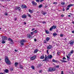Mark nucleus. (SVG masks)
<instances>
[{"label":"nucleus","mask_w":74,"mask_h":74,"mask_svg":"<svg viewBox=\"0 0 74 74\" xmlns=\"http://www.w3.org/2000/svg\"><path fill=\"white\" fill-rule=\"evenodd\" d=\"M5 61L6 64H7L10 65L11 64V62L9 60L8 57H6L5 59Z\"/></svg>","instance_id":"1"},{"label":"nucleus","mask_w":74,"mask_h":74,"mask_svg":"<svg viewBox=\"0 0 74 74\" xmlns=\"http://www.w3.org/2000/svg\"><path fill=\"white\" fill-rule=\"evenodd\" d=\"M48 69L49 70H48V72H52V71H54L56 70V69L54 67H50Z\"/></svg>","instance_id":"2"},{"label":"nucleus","mask_w":74,"mask_h":74,"mask_svg":"<svg viewBox=\"0 0 74 74\" xmlns=\"http://www.w3.org/2000/svg\"><path fill=\"white\" fill-rule=\"evenodd\" d=\"M70 44L71 45H74V41L73 40H71V41L69 42V44Z\"/></svg>","instance_id":"3"},{"label":"nucleus","mask_w":74,"mask_h":74,"mask_svg":"<svg viewBox=\"0 0 74 74\" xmlns=\"http://www.w3.org/2000/svg\"><path fill=\"white\" fill-rule=\"evenodd\" d=\"M21 7H16L15 8V10H18V11H21Z\"/></svg>","instance_id":"4"},{"label":"nucleus","mask_w":74,"mask_h":74,"mask_svg":"<svg viewBox=\"0 0 74 74\" xmlns=\"http://www.w3.org/2000/svg\"><path fill=\"white\" fill-rule=\"evenodd\" d=\"M2 41H4V40H7L8 38L7 37H5V36H3L2 37Z\"/></svg>","instance_id":"5"},{"label":"nucleus","mask_w":74,"mask_h":74,"mask_svg":"<svg viewBox=\"0 0 74 74\" xmlns=\"http://www.w3.org/2000/svg\"><path fill=\"white\" fill-rule=\"evenodd\" d=\"M21 7L22 8H27L26 5H21Z\"/></svg>","instance_id":"6"},{"label":"nucleus","mask_w":74,"mask_h":74,"mask_svg":"<svg viewBox=\"0 0 74 74\" xmlns=\"http://www.w3.org/2000/svg\"><path fill=\"white\" fill-rule=\"evenodd\" d=\"M32 5L34 6H36L37 5V3L34 1H32Z\"/></svg>","instance_id":"7"},{"label":"nucleus","mask_w":74,"mask_h":74,"mask_svg":"<svg viewBox=\"0 0 74 74\" xmlns=\"http://www.w3.org/2000/svg\"><path fill=\"white\" fill-rule=\"evenodd\" d=\"M36 56H34L30 58L31 60H34V59H36Z\"/></svg>","instance_id":"8"},{"label":"nucleus","mask_w":74,"mask_h":74,"mask_svg":"<svg viewBox=\"0 0 74 74\" xmlns=\"http://www.w3.org/2000/svg\"><path fill=\"white\" fill-rule=\"evenodd\" d=\"M52 48V46L51 45H49L47 47V49L48 50L49 49H51Z\"/></svg>","instance_id":"9"},{"label":"nucleus","mask_w":74,"mask_h":74,"mask_svg":"<svg viewBox=\"0 0 74 74\" xmlns=\"http://www.w3.org/2000/svg\"><path fill=\"white\" fill-rule=\"evenodd\" d=\"M22 18L23 19V18H24V19H25V18H27V16H26V15L25 14H24L22 16Z\"/></svg>","instance_id":"10"},{"label":"nucleus","mask_w":74,"mask_h":74,"mask_svg":"<svg viewBox=\"0 0 74 74\" xmlns=\"http://www.w3.org/2000/svg\"><path fill=\"white\" fill-rule=\"evenodd\" d=\"M42 14L43 15H45L47 14V12L45 11H42Z\"/></svg>","instance_id":"11"},{"label":"nucleus","mask_w":74,"mask_h":74,"mask_svg":"<svg viewBox=\"0 0 74 74\" xmlns=\"http://www.w3.org/2000/svg\"><path fill=\"white\" fill-rule=\"evenodd\" d=\"M26 40L24 39L20 40V42H26Z\"/></svg>","instance_id":"12"},{"label":"nucleus","mask_w":74,"mask_h":74,"mask_svg":"<svg viewBox=\"0 0 74 74\" xmlns=\"http://www.w3.org/2000/svg\"><path fill=\"white\" fill-rule=\"evenodd\" d=\"M48 58L49 59H51L52 58V55H48V56H47Z\"/></svg>","instance_id":"13"},{"label":"nucleus","mask_w":74,"mask_h":74,"mask_svg":"<svg viewBox=\"0 0 74 74\" xmlns=\"http://www.w3.org/2000/svg\"><path fill=\"white\" fill-rule=\"evenodd\" d=\"M73 5H74L73 4H71L69 5H68L67 7H66V8H69V7L70 8L71 7V6H73Z\"/></svg>","instance_id":"14"},{"label":"nucleus","mask_w":74,"mask_h":74,"mask_svg":"<svg viewBox=\"0 0 74 74\" xmlns=\"http://www.w3.org/2000/svg\"><path fill=\"white\" fill-rule=\"evenodd\" d=\"M8 41H11V42H13V40L10 38H8Z\"/></svg>","instance_id":"15"},{"label":"nucleus","mask_w":74,"mask_h":74,"mask_svg":"<svg viewBox=\"0 0 74 74\" xmlns=\"http://www.w3.org/2000/svg\"><path fill=\"white\" fill-rule=\"evenodd\" d=\"M60 61L61 62H62V63H65L67 62V61H65L64 60H60Z\"/></svg>","instance_id":"16"},{"label":"nucleus","mask_w":74,"mask_h":74,"mask_svg":"<svg viewBox=\"0 0 74 74\" xmlns=\"http://www.w3.org/2000/svg\"><path fill=\"white\" fill-rule=\"evenodd\" d=\"M44 58H45V57L44 55L41 56L40 57V59H44Z\"/></svg>","instance_id":"17"},{"label":"nucleus","mask_w":74,"mask_h":74,"mask_svg":"<svg viewBox=\"0 0 74 74\" xmlns=\"http://www.w3.org/2000/svg\"><path fill=\"white\" fill-rule=\"evenodd\" d=\"M5 73H8V69H5V71H4Z\"/></svg>","instance_id":"18"},{"label":"nucleus","mask_w":74,"mask_h":74,"mask_svg":"<svg viewBox=\"0 0 74 74\" xmlns=\"http://www.w3.org/2000/svg\"><path fill=\"white\" fill-rule=\"evenodd\" d=\"M52 62H55V63H56V62H58V60H56L54 59H53Z\"/></svg>","instance_id":"19"},{"label":"nucleus","mask_w":74,"mask_h":74,"mask_svg":"<svg viewBox=\"0 0 74 74\" xmlns=\"http://www.w3.org/2000/svg\"><path fill=\"white\" fill-rule=\"evenodd\" d=\"M50 39V38L47 37L46 38V40L47 41H48Z\"/></svg>","instance_id":"20"},{"label":"nucleus","mask_w":74,"mask_h":74,"mask_svg":"<svg viewBox=\"0 0 74 74\" xmlns=\"http://www.w3.org/2000/svg\"><path fill=\"white\" fill-rule=\"evenodd\" d=\"M53 35L54 37H55L56 36H57V34L56 33H53Z\"/></svg>","instance_id":"21"},{"label":"nucleus","mask_w":74,"mask_h":74,"mask_svg":"<svg viewBox=\"0 0 74 74\" xmlns=\"http://www.w3.org/2000/svg\"><path fill=\"white\" fill-rule=\"evenodd\" d=\"M27 37H28V38H32V37L31 36V35H30V34H28L27 35Z\"/></svg>","instance_id":"22"},{"label":"nucleus","mask_w":74,"mask_h":74,"mask_svg":"<svg viewBox=\"0 0 74 74\" xmlns=\"http://www.w3.org/2000/svg\"><path fill=\"white\" fill-rule=\"evenodd\" d=\"M38 49H36L35 50H34V53H37V52H38Z\"/></svg>","instance_id":"23"},{"label":"nucleus","mask_w":74,"mask_h":74,"mask_svg":"<svg viewBox=\"0 0 74 74\" xmlns=\"http://www.w3.org/2000/svg\"><path fill=\"white\" fill-rule=\"evenodd\" d=\"M67 60H68V61H69V60H70V57H69V56H67Z\"/></svg>","instance_id":"24"},{"label":"nucleus","mask_w":74,"mask_h":74,"mask_svg":"<svg viewBox=\"0 0 74 74\" xmlns=\"http://www.w3.org/2000/svg\"><path fill=\"white\" fill-rule=\"evenodd\" d=\"M42 7V5L41 4L39 5L38 7V8H41V7Z\"/></svg>","instance_id":"25"},{"label":"nucleus","mask_w":74,"mask_h":74,"mask_svg":"<svg viewBox=\"0 0 74 74\" xmlns=\"http://www.w3.org/2000/svg\"><path fill=\"white\" fill-rule=\"evenodd\" d=\"M29 12H30L31 14H32L33 13V11L30 9L29 10Z\"/></svg>","instance_id":"26"},{"label":"nucleus","mask_w":74,"mask_h":74,"mask_svg":"<svg viewBox=\"0 0 74 74\" xmlns=\"http://www.w3.org/2000/svg\"><path fill=\"white\" fill-rule=\"evenodd\" d=\"M18 64V63L16 62L15 63V65L16 67H17V65Z\"/></svg>","instance_id":"27"},{"label":"nucleus","mask_w":74,"mask_h":74,"mask_svg":"<svg viewBox=\"0 0 74 74\" xmlns=\"http://www.w3.org/2000/svg\"><path fill=\"white\" fill-rule=\"evenodd\" d=\"M45 32L46 33H47V34H49V32L48 31V30H45Z\"/></svg>","instance_id":"28"},{"label":"nucleus","mask_w":74,"mask_h":74,"mask_svg":"<svg viewBox=\"0 0 74 74\" xmlns=\"http://www.w3.org/2000/svg\"><path fill=\"white\" fill-rule=\"evenodd\" d=\"M52 27H53V28L55 29H56V26L53 25L52 26Z\"/></svg>","instance_id":"29"},{"label":"nucleus","mask_w":74,"mask_h":74,"mask_svg":"<svg viewBox=\"0 0 74 74\" xmlns=\"http://www.w3.org/2000/svg\"><path fill=\"white\" fill-rule=\"evenodd\" d=\"M37 32L38 31L37 30H35L34 31H33L34 33L35 34L37 33Z\"/></svg>","instance_id":"30"},{"label":"nucleus","mask_w":74,"mask_h":74,"mask_svg":"<svg viewBox=\"0 0 74 74\" xmlns=\"http://www.w3.org/2000/svg\"><path fill=\"white\" fill-rule=\"evenodd\" d=\"M61 4H62V5H64L65 4V3L64 2H62L61 3Z\"/></svg>","instance_id":"31"},{"label":"nucleus","mask_w":74,"mask_h":74,"mask_svg":"<svg viewBox=\"0 0 74 74\" xmlns=\"http://www.w3.org/2000/svg\"><path fill=\"white\" fill-rule=\"evenodd\" d=\"M31 68H32L33 70H34V69H35L34 68V66H32Z\"/></svg>","instance_id":"32"},{"label":"nucleus","mask_w":74,"mask_h":74,"mask_svg":"<svg viewBox=\"0 0 74 74\" xmlns=\"http://www.w3.org/2000/svg\"><path fill=\"white\" fill-rule=\"evenodd\" d=\"M53 27H51L50 28V31H52V29H53Z\"/></svg>","instance_id":"33"},{"label":"nucleus","mask_w":74,"mask_h":74,"mask_svg":"<svg viewBox=\"0 0 74 74\" xmlns=\"http://www.w3.org/2000/svg\"><path fill=\"white\" fill-rule=\"evenodd\" d=\"M20 44H21V45H24V43H23V42H20Z\"/></svg>","instance_id":"34"},{"label":"nucleus","mask_w":74,"mask_h":74,"mask_svg":"<svg viewBox=\"0 0 74 74\" xmlns=\"http://www.w3.org/2000/svg\"><path fill=\"white\" fill-rule=\"evenodd\" d=\"M14 70V69L13 68H11L10 69V71H13Z\"/></svg>","instance_id":"35"},{"label":"nucleus","mask_w":74,"mask_h":74,"mask_svg":"<svg viewBox=\"0 0 74 74\" xmlns=\"http://www.w3.org/2000/svg\"><path fill=\"white\" fill-rule=\"evenodd\" d=\"M20 69H23V66H22V65H20Z\"/></svg>","instance_id":"36"},{"label":"nucleus","mask_w":74,"mask_h":74,"mask_svg":"<svg viewBox=\"0 0 74 74\" xmlns=\"http://www.w3.org/2000/svg\"><path fill=\"white\" fill-rule=\"evenodd\" d=\"M4 14L5 15H6V16H7V15H8V13H7V12H5V14Z\"/></svg>","instance_id":"37"},{"label":"nucleus","mask_w":74,"mask_h":74,"mask_svg":"<svg viewBox=\"0 0 74 74\" xmlns=\"http://www.w3.org/2000/svg\"><path fill=\"white\" fill-rule=\"evenodd\" d=\"M4 41H3L2 42V44H5V42Z\"/></svg>","instance_id":"38"},{"label":"nucleus","mask_w":74,"mask_h":74,"mask_svg":"<svg viewBox=\"0 0 74 74\" xmlns=\"http://www.w3.org/2000/svg\"><path fill=\"white\" fill-rule=\"evenodd\" d=\"M62 59L63 60H66V58H65V57H63Z\"/></svg>","instance_id":"39"},{"label":"nucleus","mask_w":74,"mask_h":74,"mask_svg":"<svg viewBox=\"0 0 74 74\" xmlns=\"http://www.w3.org/2000/svg\"><path fill=\"white\" fill-rule=\"evenodd\" d=\"M60 53L59 52H57V55H58L59 56V55H60Z\"/></svg>","instance_id":"40"},{"label":"nucleus","mask_w":74,"mask_h":74,"mask_svg":"<svg viewBox=\"0 0 74 74\" xmlns=\"http://www.w3.org/2000/svg\"><path fill=\"white\" fill-rule=\"evenodd\" d=\"M40 0H36V2H38V3H39Z\"/></svg>","instance_id":"41"},{"label":"nucleus","mask_w":74,"mask_h":74,"mask_svg":"<svg viewBox=\"0 0 74 74\" xmlns=\"http://www.w3.org/2000/svg\"><path fill=\"white\" fill-rule=\"evenodd\" d=\"M33 33H34V32H31V35H33Z\"/></svg>","instance_id":"42"},{"label":"nucleus","mask_w":74,"mask_h":74,"mask_svg":"<svg viewBox=\"0 0 74 74\" xmlns=\"http://www.w3.org/2000/svg\"><path fill=\"white\" fill-rule=\"evenodd\" d=\"M28 16H29V17L30 18H31V15H30L29 14H28Z\"/></svg>","instance_id":"43"},{"label":"nucleus","mask_w":74,"mask_h":74,"mask_svg":"<svg viewBox=\"0 0 74 74\" xmlns=\"http://www.w3.org/2000/svg\"><path fill=\"white\" fill-rule=\"evenodd\" d=\"M44 1V0H40V3H42V1Z\"/></svg>","instance_id":"44"},{"label":"nucleus","mask_w":74,"mask_h":74,"mask_svg":"<svg viewBox=\"0 0 74 74\" xmlns=\"http://www.w3.org/2000/svg\"><path fill=\"white\" fill-rule=\"evenodd\" d=\"M45 61L48 60H47V58H45Z\"/></svg>","instance_id":"45"},{"label":"nucleus","mask_w":74,"mask_h":74,"mask_svg":"<svg viewBox=\"0 0 74 74\" xmlns=\"http://www.w3.org/2000/svg\"><path fill=\"white\" fill-rule=\"evenodd\" d=\"M73 53V50H71V53Z\"/></svg>","instance_id":"46"},{"label":"nucleus","mask_w":74,"mask_h":74,"mask_svg":"<svg viewBox=\"0 0 74 74\" xmlns=\"http://www.w3.org/2000/svg\"><path fill=\"white\" fill-rule=\"evenodd\" d=\"M71 55V53H69V54H68L69 56H70Z\"/></svg>","instance_id":"47"},{"label":"nucleus","mask_w":74,"mask_h":74,"mask_svg":"<svg viewBox=\"0 0 74 74\" xmlns=\"http://www.w3.org/2000/svg\"><path fill=\"white\" fill-rule=\"evenodd\" d=\"M60 36L62 37L63 36V34H60Z\"/></svg>","instance_id":"48"},{"label":"nucleus","mask_w":74,"mask_h":74,"mask_svg":"<svg viewBox=\"0 0 74 74\" xmlns=\"http://www.w3.org/2000/svg\"><path fill=\"white\" fill-rule=\"evenodd\" d=\"M56 68H59V65H57L56 66Z\"/></svg>","instance_id":"49"},{"label":"nucleus","mask_w":74,"mask_h":74,"mask_svg":"<svg viewBox=\"0 0 74 74\" xmlns=\"http://www.w3.org/2000/svg\"><path fill=\"white\" fill-rule=\"evenodd\" d=\"M53 4H57V2H54L53 3Z\"/></svg>","instance_id":"50"},{"label":"nucleus","mask_w":74,"mask_h":74,"mask_svg":"<svg viewBox=\"0 0 74 74\" xmlns=\"http://www.w3.org/2000/svg\"><path fill=\"white\" fill-rule=\"evenodd\" d=\"M42 70H40L39 71V73H42Z\"/></svg>","instance_id":"51"},{"label":"nucleus","mask_w":74,"mask_h":74,"mask_svg":"<svg viewBox=\"0 0 74 74\" xmlns=\"http://www.w3.org/2000/svg\"><path fill=\"white\" fill-rule=\"evenodd\" d=\"M40 66V64H38V67H39Z\"/></svg>","instance_id":"52"},{"label":"nucleus","mask_w":74,"mask_h":74,"mask_svg":"<svg viewBox=\"0 0 74 74\" xmlns=\"http://www.w3.org/2000/svg\"><path fill=\"white\" fill-rule=\"evenodd\" d=\"M44 43H46L47 42H46V40H45L44 41Z\"/></svg>","instance_id":"53"},{"label":"nucleus","mask_w":74,"mask_h":74,"mask_svg":"<svg viewBox=\"0 0 74 74\" xmlns=\"http://www.w3.org/2000/svg\"><path fill=\"white\" fill-rule=\"evenodd\" d=\"M63 39L64 40H65V41L67 40L66 38H64V39Z\"/></svg>","instance_id":"54"},{"label":"nucleus","mask_w":74,"mask_h":74,"mask_svg":"<svg viewBox=\"0 0 74 74\" xmlns=\"http://www.w3.org/2000/svg\"><path fill=\"white\" fill-rule=\"evenodd\" d=\"M16 19H17V18H14V21H16Z\"/></svg>","instance_id":"55"},{"label":"nucleus","mask_w":74,"mask_h":74,"mask_svg":"<svg viewBox=\"0 0 74 74\" xmlns=\"http://www.w3.org/2000/svg\"><path fill=\"white\" fill-rule=\"evenodd\" d=\"M49 51L48 50H47V53H48V51Z\"/></svg>","instance_id":"56"},{"label":"nucleus","mask_w":74,"mask_h":74,"mask_svg":"<svg viewBox=\"0 0 74 74\" xmlns=\"http://www.w3.org/2000/svg\"><path fill=\"white\" fill-rule=\"evenodd\" d=\"M61 74H63V71H61Z\"/></svg>","instance_id":"57"},{"label":"nucleus","mask_w":74,"mask_h":74,"mask_svg":"<svg viewBox=\"0 0 74 74\" xmlns=\"http://www.w3.org/2000/svg\"><path fill=\"white\" fill-rule=\"evenodd\" d=\"M69 10V8H67L66 9V10Z\"/></svg>","instance_id":"58"},{"label":"nucleus","mask_w":74,"mask_h":74,"mask_svg":"<svg viewBox=\"0 0 74 74\" xmlns=\"http://www.w3.org/2000/svg\"><path fill=\"white\" fill-rule=\"evenodd\" d=\"M34 41H37V39H34Z\"/></svg>","instance_id":"59"},{"label":"nucleus","mask_w":74,"mask_h":74,"mask_svg":"<svg viewBox=\"0 0 74 74\" xmlns=\"http://www.w3.org/2000/svg\"><path fill=\"white\" fill-rule=\"evenodd\" d=\"M35 29L34 28H33L32 29V31H33V30H34Z\"/></svg>","instance_id":"60"},{"label":"nucleus","mask_w":74,"mask_h":74,"mask_svg":"<svg viewBox=\"0 0 74 74\" xmlns=\"http://www.w3.org/2000/svg\"><path fill=\"white\" fill-rule=\"evenodd\" d=\"M61 16L62 17H63V16H64V15H63V14H62V15H61Z\"/></svg>","instance_id":"61"},{"label":"nucleus","mask_w":74,"mask_h":74,"mask_svg":"<svg viewBox=\"0 0 74 74\" xmlns=\"http://www.w3.org/2000/svg\"><path fill=\"white\" fill-rule=\"evenodd\" d=\"M72 33H74V31H72Z\"/></svg>","instance_id":"62"},{"label":"nucleus","mask_w":74,"mask_h":74,"mask_svg":"<svg viewBox=\"0 0 74 74\" xmlns=\"http://www.w3.org/2000/svg\"><path fill=\"white\" fill-rule=\"evenodd\" d=\"M24 25H26V23L24 22Z\"/></svg>","instance_id":"63"},{"label":"nucleus","mask_w":74,"mask_h":74,"mask_svg":"<svg viewBox=\"0 0 74 74\" xmlns=\"http://www.w3.org/2000/svg\"><path fill=\"white\" fill-rule=\"evenodd\" d=\"M72 23H73V24L74 25V21H73L72 22Z\"/></svg>","instance_id":"64"}]
</instances>
